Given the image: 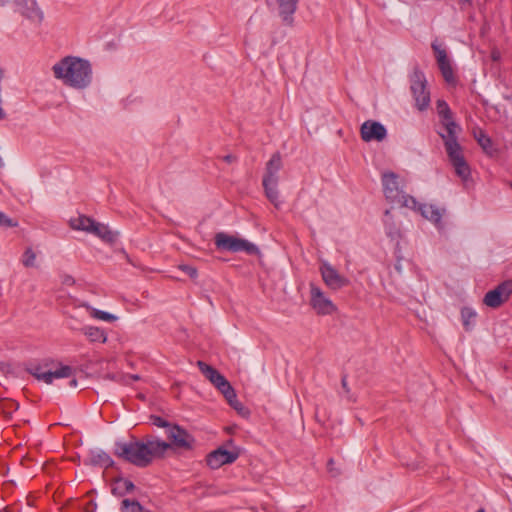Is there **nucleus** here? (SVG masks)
<instances>
[{"label":"nucleus","instance_id":"1","mask_svg":"<svg viewBox=\"0 0 512 512\" xmlns=\"http://www.w3.org/2000/svg\"><path fill=\"white\" fill-rule=\"evenodd\" d=\"M166 434L171 443L146 436L143 441L133 439L129 442H116L114 453L137 467H147L154 458L163 457L172 445L191 449L194 444L193 436L176 424H173Z\"/></svg>","mask_w":512,"mask_h":512},{"label":"nucleus","instance_id":"2","mask_svg":"<svg viewBox=\"0 0 512 512\" xmlns=\"http://www.w3.org/2000/svg\"><path fill=\"white\" fill-rule=\"evenodd\" d=\"M437 111L438 114L442 117V125L445 129V132H440L439 135L444 141V146L449 161L452 164L457 176H459L463 181H467L470 177L471 171L468 163L464 158L462 148L457 139V134L461 131V128L452 119L451 110L444 100L437 101Z\"/></svg>","mask_w":512,"mask_h":512},{"label":"nucleus","instance_id":"3","mask_svg":"<svg viewBox=\"0 0 512 512\" xmlns=\"http://www.w3.org/2000/svg\"><path fill=\"white\" fill-rule=\"evenodd\" d=\"M52 71L56 79L75 89H85L92 81L90 63L79 57H64L53 65Z\"/></svg>","mask_w":512,"mask_h":512},{"label":"nucleus","instance_id":"4","mask_svg":"<svg viewBox=\"0 0 512 512\" xmlns=\"http://www.w3.org/2000/svg\"><path fill=\"white\" fill-rule=\"evenodd\" d=\"M383 192L386 199L402 207L415 209L417 201L414 197L407 195L403 191V186L399 176L394 172H384L382 174Z\"/></svg>","mask_w":512,"mask_h":512},{"label":"nucleus","instance_id":"5","mask_svg":"<svg viewBox=\"0 0 512 512\" xmlns=\"http://www.w3.org/2000/svg\"><path fill=\"white\" fill-rule=\"evenodd\" d=\"M215 245L218 249L233 253L245 252L248 255H260L259 248L248 240L219 232L215 235Z\"/></svg>","mask_w":512,"mask_h":512},{"label":"nucleus","instance_id":"6","mask_svg":"<svg viewBox=\"0 0 512 512\" xmlns=\"http://www.w3.org/2000/svg\"><path fill=\"white\" fill-rule=\"evenodd\" d=\"M410 82V89L415 99L416 107L420 111L427 109L430 103V93L427 90V82L424 73L418 68H415L410 77Z\"/></svg>","mask_w":512,"mask_h":512},{"label":"nucleus","instance_id":"7","mask_svg":"<svg viewBox=\"0 0 512 512\" xmlns=\"http://www.w3.org/2000/svg\"><path fill=\"white\" fill-rule=\"evenodd\" d=\"M27 371L37 380L43 381L46 384H51L54 379L68 378L73 374V368L68 365H63L54 371L46 369L42 365H31L27 368Z\"/></svg>","mask_w":512,"mask_h":512},{"label":"nucleus","instance_id":"8","mask_svg":"<svg viewBox=\"0 0 512 512\" xmlns=\"http://www.w3.org/2000/svg\"><path fill=\"white\" fill-rule=\"evenodd\" d=\"M511 292L512 285L509 282H503L485 294L483 303L490 308H498L508 300Z\"/></svg>","mask_w":512,"mask_h":512},{"label":"nucleus","instance_id":"9","mask_svg":"<svg viewBox=\"0 0 512 512\" xmlns=\"http://www.w3.org/2000/svg\"><path fill=\"white\" fill-rule=\"evenodd\" d=\"M239 457V451H229L223 447L210 452L206 457L207 465L212 469H218L225 464L235 462Z\"/></svg>","mask_w":512,"mask_h":512},{"label":"nucleus","instance_id":"10","mask_svg":"<svg viewBox=\"0 0 512 512\" xmlns=\"http://www.w3.org/2000/svg\"><path fill=\"white\" fill-rule=\"evenodd\" d=\"M360 134L365 142H381L386 138L387 130L380 122L367 120L361 125Z\"/></svg>","mask_w":512,"mask_h":512},{"label":"nucleus","instance_id":"11","mask_svg":"<svg viewBox=\"0 0 512 512\" xmlns=\"http://www.w3.org/2000/svg\"><path fill=\"white\" fill-rule=\"evenodd\" d=\"M320 272L323 281L331 289L338 290L349 284V280L346 277L340 275L338 271L327 262L321 265Z\"/></svg>","mask_w":512,"mask_h":512},{"label":"nucleus","instance_id":"12","mask_svg":"<svg viewBox=\"0 0 512 512\" xmlns=\"http://www.w3.org/2000/svg\"><path fill=\"white\" fill-rule=\"evenodd\" d=\"M311 305L319 314L327 315L336 310L330 299L325 297L320 288L311 285Z\"/></svg>","mask_w":512,"mask_h":512},{"label":"nucleus","instance_id":"13","mask_svg":"<svg viewBox=\"0 0 512 512\" xmlns=\"http://www.w3.org/2000/svg\"><path fill=\"white\" fill-rule=\"evenodd\" d=\"M19 12L32 22L40 24L44 19L43 11L36 0H14Z\"/></svg>","mask_w":512,"mask_h":512},{"label":"nucleus","instance_id":"14","mask_svg":"<svg viewBox=\"0 0 512 512\" xmlns=\"http://www.w3.org/2000/svg\"><path fill=\"white\" fill-rule=\"evenodd\" d=\"M432 49L435 52L437 63L443 78L448 83L453 82L454 74L446 51L442 49L440 46H438L436 43H432Z\"/></svg>","mask_w":512,"mask_h":512},{"label":"nucleus","instance_id":"15","mask_svg":"<svg viewBox=\"0 0 512 512\" xmlns=\"http://www.w3.org/2000/svg\"><path fill=\"white\" fill-rule=\"evenodd\" d=\"M414 210L419 211L425 219L434 223L438 228L443 227L441 220L445 214L444 208H440L433 204H420L417 202V206Z\"/></svg>","mask_w":512,"mask_h":512},{"label":"nucleus","instance_id":"16","mask_svg":"<svg viewBox=\"0 0 512 512\" xmlns=\"http://www.w3.org/2000/svg\"><path fill=\"white\" fill-rule=\"evenodd\" d=\"M278 8V14L285 25L293 24L299 0H275Z\"/></svg>","mask_w":512,"mask_h":512},{"label":"nucleus","instance_id":"17","mask_svg":"<svg viewBox=\"0 0 512 512\" xmlns=\"http://www.w3.org/2000/svg\"><path fill=\"white\" fill-rule=\"evenodd\" d=\"M282 166L281 154L279 152H275L266 163L265 174L262 182H278V172L281 170Z\"/></svg>","mask_w":512,"mask_h":512},{"label":"nucleus","instance_id":"18","mask_svg":"<svg viewBox=\"0 0 512 512\" xmlns=\"http://www.w3.org/2000/svg\"><path fill=\"white\" fill-rule=\"evenodd\" d=\"M84 463L86 465L99 466L103 468H109L114 464L112 458L100 449L91 450L88 457L84 460Z\"/></svg>","mask_w":512,"mask_h":512},{"label":"nucleus","instance_id":"19","mask_svg":"<svg viewBox=\"0 0 512 512\" xmlns=\"http://www.w3.org/2000/svg\"><path fill=\"white\" fill-rule=\"evenodd\" d=\"M91 233L108 244H114L118 240L119 233L111 230L107 225L95 222Z\"/></svg>","mask_w":512,"mask_h":512},{"label":"nucleus","instance_id":"20","mask_svg":"<svg viewBox=\"0 0 512 512\" xmlns=\"http://www.w3.org/2000/svg\"><path fill=\"white\" fill-rule=\"evenodd\" d=\"M197 367L200 372L208 379L214 386L222 379L224 376L214 367L205 363L204 361H197Z\"/></svg>","mask_w":512,"mask_h":512},{"label":"nucleus","instance_id":"21","mask_svg":"<svg viewBox=\"0 0 512 512\" xmlns=\"http://www.w3.org/2000/svg\"><path fill=\"white\" fill-rule=\"evenodd\" d=\"M265 195L268 200L274 205L275 208L279 209L282 202L279 200L278 182H262Z\"/></svg>","mask_w":512,"mask_h":512},{"label":"nucleus","instance_id":"22","mask_svg":"<svg viewBox=\"0 0 512 512\" xmlns=\"http://www.w3.org/2000/svg\"><path fill=\"white\" fill-rule=\"evenodd\" d=\"M81 332L91 341L105 343L107 341V334L104 330L95 326H85Z\"/></svg>","mask_w":512,"mask_h":512},{"label":"nucleus","instance_id":"23","mask_svg":"<svg viewBox=\"0 0 512 512\" xmlns=\"http://www.w3.org/2000/svg\"><path fill=\"white\" fill-rule=\"evenodd\" d=\"M476 316V311L470 307H463L461 309L462 324L467 332L471 331L474 328Z\"/></svg>","mask_w":512,"mask_h":512},{"label":"nucleus","instance_id":"24","mask_svg":"<svg viewBox=\"0 0 512 512\" xmlns=\"http://www.w3.org/2000/svg\"><path fill=\"white\" fill-rule=\"evenodd\" d=\"M96 221L92 218L81 215L75 219L70 221L71 227L75 230H83L88 233H91L92 227Z\"/></svg>","mask_w":512,"mask_h":512},{"label":"nucleus","instance_id":"25","mask_svg":"<svg viewBox=\"0 0 512 512\" xmlns=\"http://www.w3.org/2000/svg\"><path fill=\"white\" fill-rule=\"evenodd\" d=\"M135 489V485L132 481L128 479H118L116 480V486L113 487L112 493L116 496H123L127 493L132 492Z\"/></svg>","mask_w":512,"mask_h":512},{"label":"nucleus","instance_id":"26","mask_svg":"<svg viewBox=\"0 0 512 512\" xmlns=\"http://www.w3.org/2000/svg\"><path fill=\"white\" fill-rule=\"evenodd\" d=\"M222 395L225 397L229 405L236 411L241 413L244 410V406L238 401L235 389L231 386V384L225 391H223Z\"/></svg>","mask_w":512,"mask_h":512},{"label":"nucleus","instance_id":"27","mask_svg":"<svg viewBox=\"0 0 512 512\" xmlns=\"http://www.w3.org/2000/svg\"><path fill=\"white\" fill-rule=\"evenodd\" d=\"M120 510L121 512H142V505L136 500L124 499Z\"/></svg>","mask_w":512,"mask_h":512},{"label":"nucleus","instance_id":"28","mask_svg":"<svg viewBox=\"0 0 512 512\" xmlns=\"http://www.w3.org/2000/svg\"><path fill=\"white\" fill-rule=\"evenodd\" d=\"M475 138L485 152L491 153L492 141L489 136L480 130L478 134H475Z\"/></svg>","mask_w":512,"mask_h":512},{"label":"nucleus","instance_id":"29","mask_svg":"<svg viewBox=\"0 0 512 512\" xmlns=\"http://www.w3.org/2000/svg\"><path fill=\"white\" fill-rule=\"evenodd\" d=\"M91 315L96 319L108 322H113L117 320V316L98 309H93Z\"/></svg>","mask_w":512,"mask_h":512},{"label":"nucleus","instance_id":"30","mask_svg":"<svg viewBox=\"0 0 512 512\" xmlns=\"http://www.w3.org/2000/svg\"><path fill=\"white\" fill-rule=\"evenodd\" d=\"M149 419L151 424L160 428H165L166 431L170 430L171 427L173 426L172 423L168 422L167 420L158 415H150Z\"/></svg>","mask_w":512,"mask_h":512},{"label":"nucleus","instance_id":"31","mask_svg":"<svg viewBox=\"0 0 512 512\" xmlns=\"http://www.w3.org/2000/svg\"><path fill=\"white\" fill-rule=\"evenodd\" d=\"M36 254L31 248H27L23 254L22 263L25 267H33L35 265Z\"/></svg>","mask_w":512,"mask_h":512},{"label":"nucleus","instance_id":"32","mask_svg":"<svg viewBox=\"0 0 512 512\" xmlns=\"http://www.w3.org/2000/svg\"><path fill=\"white\" fill-rule=\"evenodd\" d=\"M17 222L9 218L6 214L0 211V227H16Z\"/></svg>","mask_w":512,"mask_h":512},{"label":"nucleus","instance_id":"33","mask_svg":"<svg viewBox=\"0 0 512 512\" xmlns=\"http://www.w3.org/2000/svg\"><path fill=\"white\" fill-rule=\"evenodd\" d=\"M179 269L183 272L187 273L192 279L197 277V269L195 267L181 264L179 265Z\"/></svg>","mask_w":512,"mask_h":512},{"label":"nucleus","instance_id":"34","mask_svg":"<svg viewBox=\"0 0 512 512\" xmlns=\"http://www.w3.org/2000/svg\"><path fill=\"white\" fill-rule=\"evenodd\" d=\"M335 462L332 458L328 460L327 470L332 477H337L341 474V471L334 466Z\"/></svg>","mask_w":512,"mask_h":512},{"label":"nucleus","instance_id":"35","mask_svg":"<svg viewBox=\"0 0 512 512\" xmlns=\"http://www.w3.org/2000/svg\"><path fill=\"white\" fill-rule=\"evenodd\" d=\"M387 235L392 239H398L401 236L400 230L396 227L387 228Z\"/></svg>","mask_w":512,"mask_h":512},{"label":"nucleus","instance_id":"36","mask_svg":"<svg viewBox=\"0 0 512 512\" xmlns=\"http://www.w3.org/2000/svg\"><path fill=\"white\" fill-rule=\"evenodd\" d=\"M61 282L63 285L73 286L75 284V279L69 274H63L61 275Z\"/></svg>","mask_w":512,"mask_h":512},{"label":"nucleus","instance_id":"37","mask_svg":"<svg viewBox=\"0 0 512 512\" xmlns=\"http://www.w3.org/2000/svg\"><path fill=\"white\" fill-rule=\"evenodd\" d=\"M230 385V383L228 382V380L224 377L222 378L216 385L215 387L221 392L223 393V391H225L228 386Z\"/></svg>","mask_w":512,"mask_h":512},{"label":"nucleus","instance_id":"38","mask_svg":"<svg viewBox=\"0 0 512 512\" xmlns=\"http://www.w3.org/2000/svg\"><path fill=\"white\" fill-rule=\"evenodd\" d=\"M4 405H5V406L7 407V409L9 410V411L7 412V415H11L12 411H16V410L18 409V407H19V404H18L17 402L13 401V400L8 401V402H7V403H5Z\"/></svg>","mask_w":512,"mask_h":512},{"label":"nucleus","instance_id":"39","mask_svg":"<svg viewBox=\"0 0 512 512\" xmlns=\"http://www.w3.org/2000/svg\"><path fill=\"white\" fill-rule=\"evenodd\" d=\"M223 161L227 162V163H233L237 160L236 156L232 155V154H229V155H226L224 156L223 158Z\"/></svg>","mask_w":512,"mask_h":512},{"label":"nucleus","instance_id":"40","mask_svg":"<svg viewBox=\"0 0 512 512\" xmlns=\"http://www.w3.org/2000/svg\"><path fill=\"white\" fill-rule=\"evenodd\" d=\"M69 386H70V387H76V386H77V380H76V379H72V380H70V382H69Z\"/></svg>","mask_w":512,"mask_h":512},{"label":"nucleus","instance_id":"41","mask_svg":"<svg viewBox=\"0 0 512 512\" xmlns=\"http://www.w3.org/2000/svg\"><path fill=\"white\" fill-rule=\"evenodd\" d=\"M342 386H343V388H345V389L347 388V381H346V378H345V377L342 379Z\"/></svg>","mask_w":512,"mask_h":512},{"label":"nucleus","instance_id":"42","mask_svg":"<svg viewBox=\"0 0 512 512\" xmlns=\"http://www.w3.org/2000/svg\"><path fill=\"white\" fill-rule=\"evenodd\" d=\"M492 57L494 60H497L499 58V56L496 52H493Z\"/></svg>","mask_w":512,"mask_h":512},{"label":"nucleus","instance_id":"43","mask_svg":"<svg viewBox=\"0 0 512 512\" xmlns=\"http://www.w3.org/2000/svg\"><path fill=\"white\" fill-rule=\"evenodd\" d=\"M7 2H8V0H0V4H1L2 6L6 5V4H7Z\"/></svg>","mask_w":512,"mask_h":512},{"label":"nucleus","instance_id":"44","mask_svg":"<svg viewBox=\"0 0 512 512\" xmlns=\"http://www.w3.org/2000/svg\"><path fill=\"white\" fill-rule=\"evenodd\" d=\"M131 378H132L133 380H139V376H138V375H132V376H131Z\"/></svg>","mask_w":512,"mask_h":512},{"label":"nucleus","instance_id":"45","mask_svg":"<svg viewBox=\"0 0 512 512\" xmlns=\"http://www.w3.org/2000/svg\"><path fill=\"white\" fill-rule=\"evenodd\" d=\"M463 3H470L471 0H461Z\"/></svg>","mask_w":512,"mask_h":512},{"label":"nucleus","instance_id":"46","mask_svg":"<svg viewBox=\"0 0 512 512\" xmlns=\"http://www.w3.org/2000/svg\"><path fill=\"white\" fill-rule=\"evenodd\" d=\"M3 164H4V163H3V160H2V158L0 157V167H2V166H3Z\"/></svg>","mask_w":512,"mask_h":512},{"label":"nucleus","instance_id":"47","mask_svg":"<svg viewBox=\"0 0 512 512\" xmlns=\"http://www.w3.org/2000/svg\"><path fill=\"white\" fill-rule=\"evenodd\" d=\"M395 268H396L398 271H400V266H399L398 264H397V265H395Z\"/></svg>","mask_w":512,"mask_h":512},{"label":"nucleus","instance_id":"48","mask_svg":"<svg viewBox=\"0 0 512 512\" xmlns=\"http://www.w3.org/2000/svg\"><path fill=\"white\" fill-rule=\"evenodd\" d=\"M477 512H485V510L483 508H481Z\"/></svg>","mask_w":512,"mask_h":512},{"label":"nucleus","instance_id":"49","mask_svg":"<svg viewBox=\"0 0 512 512\" xmlns=\"http://www.w3.org/2000/svg\"><path fill=\"white\" fill-rule=\"evenodd\" d=\"M0 512H7L6 510H0Z\"/></svg>","mask_w":512,"mask_h":512}]
</instances>
